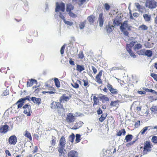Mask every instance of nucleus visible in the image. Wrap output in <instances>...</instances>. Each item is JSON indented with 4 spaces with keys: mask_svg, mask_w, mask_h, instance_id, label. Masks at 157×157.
Wrapping results in <instances>:
<instances>
[{
    "mask_svg": "<svg viewBox=\"0 0 157 157\" xmlns=\"http://www.w3.org/2000/svg\"><path fill=\"white\" fill-rule=\"evenodd\" d=\"M52 104L56 105L57 108H62L63 107V105L59 102H53Z\"/></svg>",
    "mask_w": 157,
    "mask_h": 157,
    "instance_id": "obj_37",
    "label": "nucleus"
},
{
    "mask_svg": "<svg viewBox=\"0 0 157 157\" xmlns=\"http://www.w3.org/2000/svg\"><path fill=\"white\" fill-rule=\"evenodd\" d=\"M104 6L106 10H109L110 8V6L107 3H105L104 5Z\"/></svg>",
    "mask_w": 157,
    "mask_h": 157,
    "instance_id": "obj_51",
    "label": "nucleus"
},
{
    "mask_svg": "<svg viewBox=\"0 0 157 157\" xmlns=\"http://www.w3.org/2000/svg\"><path fill=\"white\" fill-rule=\"evenodd\" d=\"M56 13L57 14L59 15V17L62 19L63 21L65 19L63 15L64 12L63 13L62 12H57Z\"/></svg>",
    "mask_w": 157,
    "mask_h": 157,
    "instance_id": "obj_32",
    "label": "nucleus"
},
{
    "mask_svg": "<svg viewBox=\"0 0 157 157\" xmlns=\"http://www.w3.org/2000/svg\"><path fill=\"white\" fill-rule=\"evenodd\" d=\"M148 27L145 25H143L139 27V29L142 30H146L148 29Z\"/></svg>",
    "mask_w": 157,
    "mask_h": 157,
    "instance_id": "obj_33",
    "label": "nucleus"
},
{
    "mask_svg": "<svg viewBox=\"0 0 157 157\" xmlns=\"http://www.w3.org/2000/svg\"><path fill=\"white\" fill-rule=\"evenodd\" d=\"M113 24H114V26H115L117 25H118L120 24V23L119 21H118L117 20H114V21H113Z\"/></svg>",
    "mask_w": 157,
    "mask_h": 157,
    "instance_id": "obj_55",
    "label": "nucleus"
},
{
    "mask_svg": "<svg viewBox=\"0 0 157 157\" xmlns=\"http://www.w3.org/2000/svg\"><path fill=\"white\" fill-rule=\"evenodd\" d=\"M152 126H148L145 127H144L143 129H142L139 133V134H140L141 135L144 134L145 132L147 130H150L151 129H152Z\"/></svg>",
    "mask_w": 157,
    "mask_h": 157,
    "instance_id": "obj_15",
    "label": "nucleus"
},
{
    "mask_svg": "<svg viewBox=\"0 0 157 157\" xmlns=\"http://www.w3.org/2000/svg\"><path fill=\"white\" fill-rule=\"evenodd\" d=\"M142 45L140 44H137L135 45L134 46V49L136 51L137 50L142 48Z\"/></svg>",
    "mask_w": 157,
    "mask_h": 157,
    "instance_id": "obj_38",
    "label": "nucleus"
},
{
    "mask_svg": "<svg viewBox=\"0 0 157 157\" xmlns=\"http://www.w3.org/2000/svg\"><path fill=\"white\" fill-rule=\"evenodd\" d=\"M31 100L34 103L38 105L40 103L41 100L40 98L32 97L31 98Z\"/></svg>",
    "mask_w": 157,
    "mask_h": 157,
    "instance_id": "obj_16",
    "label": "nucleus"
},
{
    "mask_svg": "<svg viewBox=\"0 0 157 157\" xmlns=\"http://www.w3.org/2000/svg\"><path fill=\"white\" fill-rule=\"evenodd\" d=\"M98 21L99 26L100 27H102L103 26V23L104 22V17H103V14L101 13L99 15Z\"/></svg>",
    "mask_w": 157,
    "mask_h": 157,
    "instance_id": "obj_12",
    "label": "nucleus"
},
{
    "mask_svg": "<svg viewBox=\"0 0 157 157\" xmlns=\"http://www.w3.org/2000/svg\"><path fill=\"white\" fill-rule=\"evenodd\" d=\"M91 68L93 71L94 73V74L96 73L97 72V70L93 66H92Z\"/></svg>",
    "mask_w": 157,
    "mask_h": 157,
    "instance_id": "obj_63",
    "label": "nucleus"
},
{
    "mask_svg": "<svg viewBox=\"0 0 157 157\" xmlns=\"http://www.w3.org/2000/svg\"><path fill=\"white\" fill-rule=\"evenodd\" d=\"M66 141L65 138L62 136L59 140V143L58 147H65Z\"/></svg>",
    "mask_w": 157,
    "mask_h": 157,
    "instance_id": "obj_9",
    "label": "nucleus"
},
{
    "mask_svg": "<svg viewBox=\"0 0 157 157\" xmlns=\"http://www.w3.org/2000/svg\"><path fill=\"white\" fill-rule=\"evenodd\" d=\"M74 9V6L71 4H68L67 5L66 11L67 12L71 11Z\"/></svg>",
    "mask_w": 157,
    "mask_h": 157,
    "instance_id": "obj_21",
    "label": "nucleus"
},
{
    "mask_svg": "<svg viewBox=\"0 0 157 157\" xmlns=\"http://www.w3.org/2000/svg\"><path fill=\"white\" fill-rule=\"evenodd\" d=\"M81 136L79 134H76V140L75 141L76 143H78L80 142V140H81L80 139Z\"/></svg>",
    "mask_w": 157,
    "mask_h": 157,
    "instance_id": "obj_40",
    "label": "nucleus"
},
{
    "mask_svg": "<svg viewBox=\"0 0 157 157\" xmlns=\"http://www.w3.org/2000/svg\"><path fill=\"white\" fill-rule=\"evenodd\" d=\"M126 133V131L124 129H122L119 131L117 133V135L118 136H121L123 135L124 136Z\"/></svg>",
    "mask_w": 157,
    "mask_h": 157,
    "instance_id": "obj_28",
    "label": "nucleus"
},
{
    "mask_svg": "<svg viewBox=\"0 0 157 157\" xmlns=\"http://www.w3.org/2000/svg\"><path fill=\"white\" fill-rule=\"evenodd\" d=\"M80 83V82L79 80H77L76 82H73V83H71L72 86L75 88H78L79 87V85L77 82Z\"/></svg>",
    "mask_w": 157,
    "mask_h": 157,
    "instance_id": "obj_34",
    "label": "nucleus"
},
{
    "mask_svg": "<svg viewBox=\"0 0 157 157\" xmlns=\"http://www.w3.org/2000/svg\"><path fill=\"white\" fill-rule=\"evenodd\" d=\"M8 129V126L7 125H3L0 128V132L5 133L7 132Z\"/></svg>",
    "mask_w": 157,
    "mask_h": 157,
    "instance_id": "obj_14",
    "label": "nucleus"
},
{
    "mask_svg": "<svg viewBox=\"0 0 157 157\" xmlns=\"http://www.w3.org/2000/svg\"><path fill=\"white\" fill-rule=\"evenodd\" d=\"M29 96H27V97H26L25 98L20 99L17 101V103H18L19 102L21 101H24L25 102V100H29Z\"/></svg>",
    "mask_w": 157,
    "mask_h": 157,
    "instance_id": "obj_45",
    "label": "nucleus"
},
{
    "mask_svg": "<svg viewBox=\"0 0 157 157\" xmlns=\"http://www.w3.org/2000/svg\"><path fill=\"white\" fill-rule=\"evenodd\" d=\"M140 125V121H138L137 122H136L135 124V127L137 128Z\"/></svg>",
    "mask_w": 157,
    "mask_h": 157,
    "instance_id": "obj_56",
    "label": "nucleus"
},
{
    "mask_svg": "<svg viewBox=\"0 0 157 157\" xmlns=\"http://www.w3.org/2000/svg\"><path fill=\"white\" fill-rule=\"evenodd\" d=\"M24 102H25L24 101H21L19 102L18 103H17V101L16 104L17 105H17L18 108H20L22 107V105H23V103Z\"/></svg>",
    "mask_w": 157,
    "mask_h": 157,
    "instance_id": "obj_43",
    "label": "nucleus"
},
{
    "mask_svg": "<svg viewBox=\"0 0 157 157\" xmlns=\"http://www.w3.org/2000/svg\"><path fill=\"white\" fill-rule=\"evenodd\" d=\"M114 26L113 25L109 23L107 27V31L109 32L112 31L113 29H114Z\"/></svg>",
    "mask_w": 157,
    "mask_h": 157,
    "instance_id": "obj_25",
    "label": "nucleus"
},
{
    "mask_svg": "<svg viewBox=\"0 0 157 157\" xmlns=\"http://www.w3.org/2000/svg\"><path fill=\"white\" fill-rule=\"evenodd\" d=\"M17 139L15 135L10 136L9 138L8 142L10 144L15 145L17 142Z\"/></svg>",
    "mask_w": 157,
    "mask_h": 157,
    "instance_id": "obj_6",
    "label": "nucleus"
},
{
    "mask_svg": "<svg viewBox=\"0 0 157 157\" xmlns=\"http://www.w3.org/2000/svg\"><path fill=\"white\" fill-rule=\"evenodd\" d=\"M152 55V52L151 50H146L145 51V56H146L149 57H150Z\"/></svg>",
    "mask_w": 157,
    "mask_h": 157,
    "instance_id": "obj_29",
    "label": "nucleus"
},
{
    "mask_svg": "<svg viewBox=\"0 0 157 157\" xmlns=\"http://www.w3.org/2000/svg\"><path fill=\"white\" fill-rule=\"evenodd\" d=\"M56 138L55 137L52 136L51 140L50 141V146H54L56 144Z\"/></svg>",
    "mask_w": 157,
    "mask_h": 157,
    "instance_id": "obj_20",
    "label": "nucleus"
},
{
    "mask_svg": "<svg viewBox=\"0 0 157 157\" xmlns=\"http://www.w3.org/2000/svg\"><path fill=\"white\" fill-rule=\"evenodd\" d=\"M100 98V100L101 99L102 100H103L105 101H109V98L107 97L105 95H103Z\"/></svg>",
    "mask_w": 157,
    "mask_h": 157,
    "instance_id": "obj_41",
    "label": "nucleus"
},
{
    "mask_svg": "<svg viewBox=\"0 0 157 157\" xmlns=\"http://www.w3.org/2000/svg\"><path fill=\"white\" fill-rule=\"evenodd\" d=\"M102 73V71H100L98 73V74L96 75V78H100Z\"/></svg>",
    "mask_w": 157,
    "mask_h": 157,
    "instance_id": "obj_57",
    "label": "nucleus"
},
{
    "mask_svg": "<svg viewBox=\"0 0 157 157\" xmlns=\"http://www.w3.org/2000/svg\"><path fill=\"white\" fill-rule=\"evenodd\" d=\"M63 21L65 24L70 26H71L73 24L72 22L66 21L65 19H64Z\"/></svg>",
    "mask_w": 157,
    "mask_h": 157,
    "instance_id": "obj_44",
    "label": "nucleus"
},
{
    "mask_svg": "<svg viewBox=\"0 0 157 157\" xmlns=\"http://www.w3.org/2000/svg\"><path fill=\"white\" fill-rule=\"evenodd\" d=\"M82 81L84 82V86L85 87L87 86H88V84L87 81L84 80H83Z\"/></svg>",
    "mask_w": 157,
    "mask_h": 157,
    "instance_id": "obj_61",
    "label": "nucleus"
},
{
    "mask_svg": "<svg viewBox=\"0 0 157 157\" xmlns=\"http://www.w3.org/2000/svg\"><path fill=\"white\" fill-rule=\"evenodd\" d=\"M106 116L107 114L106 113L102 114L99 119V121L101 122H103L105 119Z\"/></svg>",
    "mask_w": 157,
    "mask_h": 157,
    "instance_id": "obj_35",
    "label": "nucleus"
},
{
    "mask_svg": "<svg viewBox=\"0 0 157 157\" xmlns=\"http://www.w3.org/2000/svg\"><path fill=\"white\" fill-rule=\"evenodd\" d=\"M151 76L153 77L155 80L157 81V75L154 73H151Z\"/></svg>",
    "mask_w": 157,
    "mask_h": 157,
    "instance_id": "obj_52",
    "label": "nucleus"
},
{
    "mask_svg": "<svg viewBox=\"0 0 157 157\" xmlns=\"http://www.w3.org/2000/svg\"><path fill=\"white\" fill-rule=\"evenodd\" d=\"M110 91L112 94H116L117 93V90L116 89L113 88L110 90Z\"/></svg>",
    "mask_w": 157,
    "mask_h": 157,
    "instance_id": "obj_54",
    "label": "nucleus"
},
{
    "mask_svg": "<svg viewBox=\"0 0 157 157\" xmlns=\"http://www.w3.org/2000/svg\"><path fill=\"white\" fill-rule=\"evenodd\" d=\"M71 98L70 96H67L66 94H64L59 99V101L60 102H62V101H67Z\"/></svg>",
    "mask_w": 157,
    "mask_h": 157,
    "instance_id": "obj_10",
    "label": "nucleus"
},
{
    "mask_svg": "<svg viewBox=\"0 0 157 157\" xmlns=\"http://www.w3.org/2000/svg\"><path fill=\"white\" fill-rule=\"evenodd\" d=\"M53 147L52 146H50L49 147V152H52L54 151V148H53Z\"/></svg>",
    "mask_w": 157,
    "mask_h": 157,
    "instance_id": "obj_64",
    "label": "nucleus"
},
{
    "mask_svg": "<svg viewBox=\"0 0 157 157\" xmlns=\"http://www.w3.org/2000/svg\"><path fill=\"white\" fill-rule=\"evenodd\" d=\"M145 49L141 50L139 51H138L137 53L139 55H145Z\"/></svg>",
    "mask_w": 157,
    "mask_h": 157,
    "instance_id": "obj_42",
    "label": "nucleus"
},
{
    "mask_svg": "<svg viewBox=\"0 0 157 157\" xmlns=\"http://www.w3.org/2000/svg\"><path fill=\"white\" fill-rule=\"evenodd\" d=\"M143 17L146 21H148L150 20L151 16L150 15L147 14H144Z\"/></svg>",
    "mask_w": 157,
    "mask_h": 157,
    "instance_id": "obj_30",
    "label": "nucleus"
},
{
    "mask_svg": "<svg viewBox=\"0 0 157 157\" xmlns=\"http://www.w3.org/2000/svg\"><path fill=\"white\" fill-rule=\"evenodd\" d=\"M65 44L63 45L61 48L60 49V53L61 55H63L64 53V50L65 48Z\"/></svg>",
    "mask_w": 157,
    "mask_h": 157,
    "instance_id": "obj_48",
    "label": "nucleus"
},
{
    "mask_svg": "<svg viewBox=\"0 0 157 157\" xmlns=\"http://www.w3.org/2000/svg\"><path fill=\"white\" fill-rule=\"evenodd\" d=\"M24 110V113L26 114L27 116H29L30 115V111H31L30 106L27 104H26L23 107Z\"/></svg>",
    "mask_w": 157,
    "mask_h": 157,
    "instance_id": "obj_5",
    "label": "nucleus"
},
{
    "mask_svg": "<svg viewBox=\"0 0 157 157\" xmlns=\"http://www.w3.org/2000/svg\"><path fill=\"white\" fill-rule=\"evenodd\" d=\"M64 147H57V149L59 152V155L61 157H65L66 150Z\"/></svg>",
    "mask_w": 157,
    "mask_h": 157,
    "instance_id": "obj_7",
    "label": "nucleus"
},
{
    "mask_svg": "<svg viewBox=\"0 0 157 157\" xmlns=\"http://www.w3.org/2000/svg\"><path fill=\"white\" fill-rule=\"evenodd\" d=\"M65 10V4L63 2L56 3V12H64Z\"/></svg>",
    "mask_w": 157,
    "mask_h": 157,
    "instance_id": "obj_3",
    "label": "nucleus"
},
{
    "mask_svg": "<svg viewBox=\"0 0 157 157\" xmlns=\"http://www.w3.org/2000/svg\"><path fill=\"white\" fill-rule=\"evenodd\" d=\"M148 41L146 42L144 45L146 48H152L153 46V43L149 42L148 41H150V39H148Z\"/></svg>",
    "mask_w": 157,
    "mask_h": 157,
    "instance_id": "obj_19",
    "label": "nucleus"
},
{
    "mask_svg": "<svg viewBox=\"0 0 157 157\" xmlns=\"http://www.w3.org/2000/svg\"><path fill=\"white\" fill-rule=\"evenodd\" d=\"M38 150V148L36 146H35L33 148V153H36L37 152Z\"/></svg>",
    "mask_w": 157,
    "mask_h": 157,
    "instance_id": "obj_60",
    "label": "nucleus"
},
{
    "mask_svg": "<svg viewBox=\"0 0 157 157\" xmlns=\"http://www.w3.org/2000/svg\"><path fill=\"white\" fill-rule=\"evenodd\" d=\"M68 157H78V153L75 151L71 150L68 153Z\"/></svg>",
    "mask_w": 157,
    "mask_h": 157,
    "instance_id": "obj_11",
    "label": "nucleus"
},
{
    "mask_svg": "<svg viewBox=\"0 0 157 157\" xmlns=\"http://www.w3.org/2000/svg\"><path fill=\"white\" fill-rule=\"evenodd\" d=\"M133 136L132 135H128L126 136L124 140H126V142H128L130 141L132 139Z\"/></svg>",
    "mask_w": 157,
    "mask_h": 157,
    "instance_id": "obj_27",
    "label": "nucleus"
},
{
    "mask_svg": "<svg viewBox=\"0 0 157 157\" xmlns=\"http://www.w3.org/2000/svg\"><path fill=\"white\" fill-rule=\"evenodd\" d=\"M54 82L56 86L57 87H60V82L58 80V79L57 78H55Z\"/></svg>",
    "mask_w": 157,
    "mask_h": 157,
    "instance_id": "obj_36",
    "label": "nucleus"
},
{
    "mask_svg": "<svg viewBox=\"0 0 157 157\" xmlns=\"http://www.w3.org/2000/svg\"><path fill=\"white\" fill-rule=\"evenodd\" d=\"M157 2L155 0H146V6L150 9H154L157 6Z\"/></svg>",
    "mask_w": 157,
    "mask_h": 157,
    "instance_id": "obj_2",
    "label": "nucleus"
},
{
    "mask_svg": "<svg viewBox=\"0 0 157 157\" xmlns=\"http://www.w3.org/2000/svg\"><path fill=\"white\" fill-rule=\"evenodd\" d=\"M128 21H125L122 23L121 24L120 26V29L122 32H123L124 34L126 36H128V34L127 30H131V26L128 23Z\"/></svg>",
    "mask_w": 157,
    "mask_h": 157,
    "instance_id": "obj_1",
    "label": "nucleus"
},
{
    "mask_svg": "<svg viewBox=\"0 0 157 157\" xmlns=\"http://www.w3.org/2000/svg\"><path fill=\"white\" fill-rule=\"evenodd\" d=\"M75 120L74 116L71 113H69L67 115L66 117L67 121L68 122L71 123L74 121Z\"/></svg>",
    "mask_w": 157,
    "mask_h": 157,
    "instance_id": "obj_8",
    "label": "nucleus"
},
{
    "mask_svg": "<svg viewBox=\"0 0 157 157\" xmlns=\"http://www.w3.org/2000/svg\"><path fill=\"white\" fill-rule=\"evenodd\" d=\"M24 136L29 139L30 140H32V138L30 133L27 131L26 130L24 132Z\"/></svg>",
    "mask_w": 157,
    "mask_h": 157,
    "instance_id": "obj_26",
    "label": "nucleus"
},
{
    "mask_svg": "<svg viewBox=\"0 0 157 157\" xmlns=\"http://www.w3.org/2000/svg\"><path fill=\"white\" fill-rule=\"evenodd\" d=\"M135 42L133 41H131L130 42L129 44H127V45H128V47L130 48L131 49V48L133 47V46L134 45Z\"/></svg>",
    "mask_w": 157,
    "mask_h": 157,
    "instance_id": "obj_47",
    "label": "nucleus"
},
{
    "mask_svg": "<svg viewBox=\"0 0 157 157\" xmlns=\"http://www.w3.org/2000/svg\"><path fill=\"white\" fill-rule=\"evenodd\" d=\"M37 81L36 80L31 79L29 81H28L27 82V87H30L32 86L34 83H36Z\"/></svg>",
    "mask_w": 157,
    "mask_h": 157,
    "instance_id": "obj_18",
    "label": "nucleus"
},
{
    "mask_svg": "<svg viewBox=\"0 0 157 157\" xmlns=\"http://www.w3.org/2000/svg\"><path fill=\"white\" fill-rule=\"evenodd\" d=\"M119 101L117 100L114 101H112L110 104V106H117L119 104Z\"/></svg>",
    "mask_w": 157,
    "mask_h": 157,
    "instance_id": "obj_31",
    "label": "nucleus"
},
{
    "mask_svg": "<svg viewBox=\"0 0 157 157\" xmlns=\"http://www.w3.org/2000/svg\"><path fill=\"white\" fill-rule=\"evenodd\" d=\"M85 68L83 66H81L79 65H77L76 70L80 72L84 70Z\"/></svg>",
    "mask_w": 157,
    "mask_h": 157,
    "instance_id": "obj_24",
    "label": "nucleus"
},
{
    "mask_svg": "<svg viewBox=\"0 0 157 157\" xmlns=\"http://www.w3.org/2000/svg\"><path fill=\"white\" fill-rule=\"evenodd\" d=\"M148 98L151 101H152L154 100H156L157 99V98H155L153 97V96H149L148 97Z\"/></svg>",
    "mask_w": 157,
    "mask_h": 157,
    "instance_id": "obj_58",
    "label": "nucleus"
},
{
    "mask_svg": "<svg viewBox=\"0 0 157 157\" xmlns=\"http://www.w3.org/2000/svg\"><path fill=\"white\" fill-rule=\"evenodd\" d=\"M93 101L94 103L93 105L94 106V105H99V101L98 98L97 97L95 96H94L93 97Z\"/></svg>",
    "mask_w": 157,
    "mask_h": 157,
    "instance_id": "obj_23",
    "label": "nucleus"
},
{
    "mask_svg": "<svg viewBox=\"0 0 157 157\" xmlns=\"http://www.w3.org/2000/svg\"><path fill=\"white\" fill-rule=\"evenodd\" d=\"M79 26L81 29H83L85 27V24L84 22L81 23L79 25Z\"/></svg>",
    "mask_w": 157,
    "mask_h": 157,
    "instance_id": "obj_53",
    "label": "nucleus"
},
{
    "mask_svg": "<svg viewBox=\"0 0 157 157\" xmlns=\"http://www.w3.org/2000/svg\"><path fill=\"white\" fill-rule=\"evenodd\" d=\"M78 57L79 58L82 59L84 57L83 54L82 52L79 53L78 55Z\"/></svg>",
    "mask_w": 157,
    "mask_h": 157,
    "instance_id": "obj_62",
    "label": "nucleus"
},
{
    "mask_svg": "<svg viewBox=\"0 0 157 157\" xmlns=\"http://www.w3.org/2000/svg\"><path fill=\"white\" fill-rule=\"evenodd\" d=\"M68 14L70 17H75L77 16L76 14H74L71 11L68 12Z\"/></svg>",
    "mask_w": 157,
    "mask_h": 157,
    "instance_id": "obj_46",
    "label": "nucleus"
},
{
    "mask_svg": "<svg viewBox=\"0 0 157 157\" xmlns=\"http://www.w3.org/2000/svg\"><path fill=\"white\" fill-rule=\"evenodd\" d=\"M152 141L155 143H157V136H154L152 138Z\"/></svg>",
    "mask_w": 157,
    "mask_h": 157,
    "instance_id": "obj_49",
    "label": "nucleus"
},
{
    "mask_svg": "<svg viewBox=\"0 0 157 157\" xmlns=\"http://www.w3.org/2000/svg\"><path fill=\"white\" fill-rule=\"evenodd\" d=\"M150 109L151 110V113L152 114H155L157 112V107L156 106L152 105Z\"/></svg>",
    "mask_w": 157,
    "mask_h": 157,
    "instance_id": "obj_22",
    "label": "nucleus"
},
{
    "mask_svg": "<svg viewBox=\"0 0 157 157\" xmlns=\"http://www.w3.org/2000/svg\"><path fill=\"white\" fill-rule=\"evenodd\" d=\"M75 138V136L74 134H72V135H71L69 137V140H71V141L72 142H73Z\"/></svg>",
    "mask_w": 157,
    "mask_h": 157,
    "instance_id": "obj_50",
    "label": "nucleus"
},
{
    "mask_svg": "<svg viewBox=\"0 0 157 157\" xmlns=\"http://www.w3.org/2000/svg\"><path fill=\"white\" fill-rule=\"evenodd\" d=\"M9 94V92L7 91L4 90V91L3 92L2 94V96H6Z\"/></svg>",
    "mask_w": 157,
    "mask_h": 157,
    "instance_id": "obj_59",
    "label": "nucleus"
},
{
    "mask_svg": "<svg viewBox=\"0 0 157 157\" xmlns=\"http://www.w3.org/2000/svg\"><path fill=\"white\" fill-rule=\"evenodd\" d=\"M127 45V47H126V49L127 51L128 52L130 56L132 57L133 58H135L136 57V56L135 55V54L132 52L131 49L129 48L128 46Z\"/></svg>",
    "mask_w": 157,
    "mask_h": 157,
    "instance_id": "obj_17",
    "label": "nucleus"
},
{
    "mask_svg": "<svg viewBox=\"0 0 157 157\" xmlns=\"http://www.w3.org/2000/svg\"><path fill=\"white\" fill-rule=\"evenodd\" d=\"M151 150V147L150 144L149 142H146L144 145V150L143 154L144 155L147 154V152Z\"/></svg>",
    "mask_w": 157,
    "mask_h": 157,
    "instance_id": "obj_4",
    "label": "nucleus"
},
{
    "mask_svg": "<svg viewBox=\"0 0 157 157\" xmlns=\"http://www.w3.org/2000/svg\"><path fill=\"white\" fill-rule=\"evenodd\" d=\"M135 6L138 10L141 13H142L145 9V8L143 6L140 5L138 3H135Z\"/></svg>",
    "mask_w": 157,
    "mask_h": 157,
    "instance_id": "obj_13",
    "label": "nucleus"
},
{
    "mask_svg": "<svg viewBox=\"0 0 157 157\" xmlns=\"http://www.w3.org/2000/svg\"><path fill=\"white\" fill-rule=\"evenodd\" d=\"M94 17L93 16H90L88 17L87 19L89 21L90 24L93 23L94 21Z\"/></svg>",
    "mask_w": 157,
    "mask_h": 157,
    "instance_id": "obj_39",
    "label": "nucleus"
}]
</instances>
